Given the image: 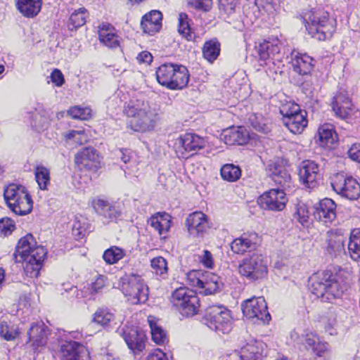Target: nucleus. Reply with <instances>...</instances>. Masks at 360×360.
Instances as JSON below:
<instances>
[{
  "instance_id": "obj_1",
  "label": "nucleus",
  "mask_w": 360,
  "mask_h": 360,
  "mask_svg": "<svg viewBox=\"0 0 360 360\" xmlns=\"http://www.w3.org/2000/svg\"><path fill=\"white\" fill-rule=\"evenodd\" d=\"M124 112L132 117L128 127L141 133L153 131L160 119V109L155 104L143 99L130 100L124 105Z\"/></svg>"
},
{
  "instance_id": "obj_2",
  "label": "nucleus",
  "mask_w": 360,
  "mask_h": 360,
  "mask_svg": "<svg viewBox=\"0 0 360 360\" xmlns=\"http://www.w3.org/2000/svg\"><path fill=\"white\" fill-rule=\"evenodd\" d=\"M311 292L317 297L330 302L333 299L341 297L346 289L339 283L335 276L329 271L318 273L311 277Z\"/></svg>"
},
{
  "instance_id": "obj_3",
  "label": "nucleus",
  "mask_w": 360,
  "mask_h": 360,
  "mask_svg": "<svg viewBox=\"0 0 360 360\" xmlns=\"http://www.w3.org/2000/svg\"><path fill=\"white\" fill-rule=\"evenodd\" d=\"M304 20L308 33L319 41L330 39L335 30V22L327 13L311 11L305 15Z\"/></svg>"
},
{
  "instance_id": "obj_4",
  "label": "nucleus",
  "mask_w": 360,
  "mask_h": 360,
  "mask_svg": "<svg viewBox=\"0 0 360 360\" xmlns=\"http://www.w3.org/2000/svg\"><path fill=\"white\" fill-rule=\"evenodd\" d=\"M4 199L9 209L17 215H26L31 212L33 202L25 187L10 184L4 189Z\"/></svg>"
},
{
  "instance_id": "obj_5",
  "label": "nucleus",
  "mask_w": 360,
  "mask_h": 360,
  "mask_svg": "<svg viewBox=\"0 0 360 360\" xmlns=\"http://www.w3.org/2000/svg\"><path fill=\"white\" fill-rule=\"evenodd\" d=\"M171 302L185 317L195 315L200 308V300L196 292L185 287L177 288L172 292Z\"/></svg>"
},
{
  "instance_id": "obj_6",
  "label": "nucleus",
  "mask_w": 360,
  "mask_h": 360,
  "mask_svg": "<svg viewBox=\"0 0 360 360\" xmlns=\"http://www.w3.org/2000/svg\"><path fill=\"white\" fill-rule=\"evenodd\" d=\"M205 323L213 330L228 333L232 328L231 311L221 304L207 307L204 316Z\"/></svg>"
},
{
  "instance_id": "obj_7",
  "label": "nucleus",
  "mask_w": 360,
  "mask_h": 360,
  "mask_svg": "<svg viewBox=\"0 0 360 360\" xmlns=\"http://www.w3.org/2000/svg\"><path fill=\"white\" fill-rule=\"evenodd\" d=\"M240 275L249 281H256L267 276V262L261 254L253 253L244 258L238 265Z\"/></svg>"
},
{
  "instance_id": "obj_8",
  "label": "nucleus",
  "mask_w": 360,
  "mask_h": 360,
  "mask_svg": "<svg viewBox=\"0 0 360 360\" xmlns=\"http://www.w3.org/2000/svg\"><path fill=\"white\" fill-rule=\"evenodd\" d=\"M122 290L128 302L132 304L145 303L148 299V288L138 275L131 274L124 278Z\"/></svg>"
},
{
  "instance_id": "obj_9",
  "label": "nucleus",
  "mask_w": 360,
  "mask_h": 360,
  "mask_svg": "<svg viewBox=\"0 0 360 360\" xmlns=\"http://www.w3.org/2000/svg\"><path fill=\"white\" fill-rule=\"evenodd\" d=\"M244 316L253 322L269 323L271 315L267 309L266 302L263 297H252L242 304Z\"/></svg>"
},
{
  "instance_id": "obj_10",
  "label": "nucleus",
  "mask_w": 360,
  "mask_h": 360,
  "mask_svg": "<svg viewBox=\"0 0 360 360\" xmlns=\"http://www.w3.org/2000/svg\"><path fill=\"white\" fill-rule=\"evenodd\" d=\"M331 186L338 195L351 200L357 199L360 195V185L357 181L343 174L333 176Z\"/></svg>"
},
{
  "instance_id": "obj_11",
  "label": "nucleus",
  "mask_w": 360,
  "mask_h": 360,
  "mask_svg": "<svg viewBox=\"0 0 360 360\" xmlns=\"http://www.w3.org/2000/svg\"><path fill=\"white\" fill-rule=\"evenodd\" d=\"M205 144L206 141L202 137L195 134L188 133L181 136L176 141L175 148L179 158H187L205 148Z\"/></svg>"
},
{
  "instance_id": "obj_12",
  "label": "nucleus",
  "mask_w": 360,
  "mask_h": 360,
  "mask_svg": "<svg viewBox=\"0 0 360 360\" xmlns=\"http://www.w3.org/2000/svg\"><path fill=\"white\" fill-rule=\"evenodd\" d=\"M285 193L283 189H271L264 192L257 200L258 204L265 210L281 211L285 207Z\"/></svg>"
},
{
  "instance_id": "obj_13",
  "label": "nucleus",
  "mask_w": 360,
  "mask_h": 360,
  "mask_svg": "<svg viewBox=\"0 0 360 360\" xmlns=\"http://www.w3.org/2000/svg\"><path fill=\"white\" fill-rule=\"evenodd\" d=\"M186 226L191 236L202 238L210 228L208 217L202 212H194L188 216Z\"/></svg>"
},
{
  "instance_id": "obj_14",
  "label": "nucleus",
  "mask_w": 360,
  "mask_h": 360,
  "mask_svg": "<svg viewBox=\"0 0 360 360\" xmlns=\"http://www.w3.org/2000/svg\"><path fill=\"white\" fill-rule=\"evenodd\" d=\"M75 162L80 168L90 171H96L100 167L99 155L92 147H85L77 153Z\"/></svg>"
},
{
  "instance_id": "obj_15",
  "label": "nucleus",
  "mask_w": 360,
  "mask_h": 360,
  "mask_svg": "<svg viewBox=\"0 0 360 360\" xmlns=\"http://www.w3.org/2000/svg\"><path fill=\"white\" fill-rule=\"evenodd\" d=\"M300 342L307 349H311L313 352L319 356L328 358L330 355L328 344L320 341L319 338L312 332L304 331L300 337Z\"/></svg>"
},
{
  "instance_id": "obj_16",
  "label": "nucleus",
  "mask_w": 360,
  "mask_h": 360,
  "mask_svg": "<svg viewBox=\"0 0 360 360\" xmlns=\"http://www.w3.org/2000/svg\"><path fill=\"white\" fill-rule=\"evenodd\" d=\"M62 360H89L88 349L75 341H67L60 346Z\"/></svg>"
},
{
  "instance_id": "obj_17",
  "label": "nucleus",
  "mask_w": 360,
  "mask_h": 360,
  "mask_svg": "<svg viewBox=\"0 0 360 360\" xmlns=\"http://www.w3.org/2000/svg\"><path fill=\"white\" fill-rule=\"evenodd\" d=\"M46 254L47 251L44 247H38L27 259H20L21 262H25L24 271L27 276L37 278L39 275L42 262Z\"/></svg>"
},
{
  "instance_id": "obj_18",
  "label": "nucleus",
  "mask_w": 360,
  "mask_h": 360,
  "mask_svg": "<svg viewBox=\"0 0 360 360\" xmlns=\"http://www.w3.org/2000/svg\"><path fill=\"white\" fill-rule=\"evenodd\" d=\"M259 240V236L255 232L245 233L232 241L231 249L234 253L243 255L255 250Z\"/></svg>"
},
{
  "instance_id": "obj_19",
  "label": "nucleus",
  "mask_w": 360,
  "mask_h": 360,
  "mask_svg": "<svg viewBox=\"0 0 360 360\" xmlns=\"http://www.w3.org/2000/svg\"><path fill=\"white\" fill-rule=\"evenodd\" d=\"M49 330L44 323H32L27 331L28 342H32L31 347L36 351L46 345Z\"/></svg>"
},
{
  "instance_id": "obj_20",
  "label": "nucleus",
  "mask_w": 360,
  "mask_h": 360,
  "mask_svg": "<svg viewBox=\"0 0 360 360\" xmlns=\"http://www.w3.org/2000/svg\"><path fill=\"white\" fill-rule=\"evenodd\" d=\"M314 208V218L326 224L331 223L336 218V205L330 198L320 200Z\"/></svg>"
},
{
  "instance_id": "obj_21",
  "label": "nucleus",
  "mask_w": 360,
  "mask_h": 360,
  "mask_svg": "<svg viewBox=\"0 0 360 360\" xmlns=\"http://www.w3.org/2000/svg\"><path fill=\"white\" fill-rule=\"evenodd\" d=\"M345 237L342 233L333 230L328 231L325 246L326 253L331 257L345 254Z\"/></svg>"
},
{
  "instance_id": "obj_22",
  "label": "nucleus",
  "mask_w": 360,
  "mask_h": 360,
  "mask_svg": "<svg viewBox=\"0 0 360 360\" xmlns=\"http://www.w3.org/2000/svg\"><path fill=\"white\" fill-rule=\"evenodd\" d=\"M319 172V165L314 161H303L299 170L300 181L307 187L314 188L316 185Z\"/></svg>"
},
{
  "instance_id": "obj_23",
  "label": "nucleus",
  "mask_w": 360,
  "mask_h": 360,
  "mask_svg": "<svg viewBox=\"0 0 360 360\" xmlns=\"http://www.w3.org/2000/svg\"><path fill=\"white\" fill-rule=\"evenodd\" d=\"M38 247L36 246V241L31 234H27L20 238L13 253L15 262H21L20 259H27L28 257H31L33 251L36 250Z\"/></svg>"
},
{
  "instance_id": "obj_24",
  "label": "nucleus",
  "mask_w": 360,
  "mask_h": 360,
  "mask_svg": "<svg viewBox=\"0 0 360 360\" xmlns=\"http://www.w3.org/2000/svg\"><path fill=\"white\" fill-rule=\"evenodd\" d=\"M332 108L335 115L341 119L349 116L353 110V104L347 92L338 93L333 98Z\"/></svg>"
},
{
  "instance_id": "obj_25",
  "label": "nucleus",
  "mask_w": 360,
  "mask_h": 360,
  "mask_svg": "<svg viewBox=\"0 0 360 360\" xmlns=\"http://www.w3.org/2000/svg\"><path fill=\"white\" fill-rule=\"evenodd\" d=\"M123 338L129 349L134 354L142 352L145 348V335L136 329L124 330Z\"/></svg>"
},
{
  "instance_id": "obj_26",
  "label": "nucleus",
  "mask_w": 360,
  "mask_h": 360,
  "mask_svg": "<svg viewBox=\"0 0 360 360\" xmlns=\"http://www.w3.org/2000/svg\"><path fill=\"white\" fill-rule=\"evenodd\" d=\"M98 38L100 41L110 49L120 46V37L113 26L108 23H102L98 27Z\"/></svg>"
},
{
  "instance_id": "obj_27",
  "label": "nucleus",
  "mask_w": 360,
  "mask_h": 360,
  "mask_svg": "<svg viewBox=\"0 0 360 360\" xmlns=\"http://www.w3.org/2000/svg\"><path fill=\"white\" fill-rule=\"evenodd\" d=\"M201 284V289H204L205 295H212L221 290L224 283L218 275L206 272L202 276V281H197Z\"/></svg>"
},
{
  "instance_id": "obj_28",
  "label": "nucleus",
  "mask_w": 360,
  "mask_h": 360,
  "mask_svg": "<svg viewBox=\"0 0 360 360\" xmlns=\"http://www.w3.org/2000/svg\"><path fill=\"white\" fill-rule=\"evenodd\" d=\"M162 13L159 11L154 10L146 14L141 22L143 32L149 34L158 32L162 25Z\"/></svg>"
},
{
  "instance_id": "obj_29",
  "label": "nucleus",
  "mask_w": 360,
  "mask_h": 360,
  "mask_svg": "<svg viewBox=\"0 0 360 360\" xmlns=\"http://www.w3.org/2000/svg\"><path fill=\"white\" fill-rule=\"evenodd\" d=\"M94 207L96 212L103 218L104 223L117 219L120 212L115 207L110 205L108 202L103 200H97L94 203Z\"/></svg>"
},
{
  "instance_id": "obj_30",
  "label": "nucleus",
  "mask_w": 360,
  "mask_h": 360,
  "mask_svg": "<svg viewBox=\"0 0 360 360\" xmlns=\"http://www.w3.org/2000/svg\"><path fill=\"white\" fill-rule=\"evenodd\" d=\"M306 116V111H303L289 118H283V122L292 134H301L307 126Z\"/></svg>"
},
{
  "instance_id": "obj_31",
  "label": "nucleus",
  "mask_w": 360,
  "mask_h": 360,
  "mask_svg": "<svg viewBox=\"0 0 360 360\" xmlns=\"http://www.w3.org/2000/svg\"><path fill=\"white\" fill-rule=\"evenodd\" d=\"M176 70L172 75L169 89H181L187 86L189 81V74L187 68L183 65H175Z\"/></svg>"
},
{
  "instance_id": "obj_32",
  "label": "nucleus",
  "mask_w": 360,
  "mask_h": 360,
  "mask_svg": "<svg viewBox=\"0 0 360 360\" xmlns=\"http://www.w3.org/2000/svg\"><path fill=\"white\" fill-rule=\"evenodd\" d=\"M18 11L25 17L33 18L41 8V0H16Z\"/></svg>"
},
{
  "instance_id": "obj_33",
  "label": "nucleus",
  "mask_w": 360,
  "mask_h": 360,
  "mask_svg": "<svg viewBox=\"0 0 360 360\" xmlns=\"http://www.w3.org/2000/svg\"><path fill=\"white\" fill-rule=\"evenodd\" d=\"M313 58L307 54L296 56L292 60L293 70L300 75H307L310 73L313 68Z\"/></svg>"
},
{
  "instance_id": "obj_34",
  "label": "nucleus",
  "mask_w": 360,
  "mask_h": 360,
  "mask_svg": "<svg viewBox=\"0 0 360 360\" xmlns=\"http://www.w3.org/2000/svg\"><path fill=\"white\" fill-rule=\"evenodd\" d=\"M175 65L172 63H165L157 68L155 75L157 81L162 86L169 89L172 75L174 72Z\"/></svg>"
},
{
  "instance_id": "obj_35",
  "label": "nucleus",
  "mask_w": 360,
  "mask_h": 360,
  "mask_svg": "<svg viewBox=\"0 0 360 360\" xmlns=\"http://www.w3.org/2000/svg\"><path fill=\"white\" fill-rule=\"evenodd\" d=\"M150 226L158 231L159 234L163 235L168 232L171 227V217L167 214L153 216L149 221Z\"/></svg>"
},
{
  "instance_id": "obj_36",
  "label": "nucleus",
  "mask_w": 360,
  "mask_h": 360,
  "mask_svg": "<svg viewBox=\"0 0 360 360\" xmlns=\"http://www.w3.org/2000/svg\"><path fill=\"white\" fill-rule=\"evenodd\" d=\"M318 137L322 146H329L335 142L337 135L332 124H324L318 129Z\"/></svg>"
},
{
  "instance_id": "obj_37",
  "label": "nucleus",
  "mask_w": 360,
  "mask_h": 360,
  "mask_svg": "<svg viewBox=\"0 0 360 360\" xmlns=\"http://www.w3.org/2000/svg\"><path fill=\"white\" fill-rule=\"evenodd\" d=\"M220 46V43L217 39L207 41L202 47L203 58L209 63H213L219 56Z\"/></svg>"
},
{
  "instance_id": "obj_38",
  "label": "nucleus",
  "mask_w": 360,
  "mask_h": 360,
  "mask_svg": "<svg viewBox=\"0 0 360 360\" xmlns=\"http://www.w3.org/2000/svg\"><path fill=\"white\" fill-rule=\"evenodd\" d=\"M224 136L225 143L229 145H243L247 141V136L240 127L225 130Z\"/></svg>"
},
{
  "instance_id": "obj_39",
  "label": "nucleus",
  "mask_w": 360,
  "mask_h": 360,
  "mask_svg": "<svg viewBox=\"0 0 360 360\" xmlns=\"http://www.w3.org/2000/svg\"><path fill=\"white\" fill-rule=\"evenodd\" d=\"M347 250L350 257L353 260H360V232L359 230H353L352 231Z\"/></svg>"
},
{
  "instance_id": "obj_40",
  "label": "nucleus",
  "mask_w": 360,
  "mask_h": 360,
  "mask_svg": "<svg viewBox=\"0 0 360 360\" xmlns=\"http://www.w3.org/2000/svg\"><path fill=\"white\" fill-rule=\"evenodd\" d=\"M88 17L87 10L84 8H79L74 11L70 17L68 22V29L70 30H76L77 28L83 26L86 23V18Z\"/></svg>"
},
{
  "instance_id": "obj_41",
  "label": "nucleus",
  "mask_w": 360,
  "mask_h": 360,
  "mask_svg": "<svg viewBox=\"0 0 360 360\" xmlns=\"http://www.w3.org/2000/svg\"><path fill=\"white\" fill-rule=\"evenodd\" d=\"M257 52L259 59L265 61L271 56L278 53L280 52V46L278 44L264 41L257 47Z\"/></svg>"
},
{
  "instance_id": "obj_42",
  "label": "nucleus",
  "mask_w": 360,
  "mask_h": 360,
  "mask_svg": "<svg viewBox=\"0 0 360 360\" xmlns=\"http://www.w3.org/2000/svg\"><path fill=\"white\" fill-rule=\"evenodd\" d=\"M89 229L90 225L86 218L76 217L72 225V234L77 240L83 238L89 232Z\"/></svg>"
},
{
  "instance_id": "obj_43",
  "label": "nucleus",
  "mask_w": 360,
  "mask_h": 360,
  "mask_svg": "<svg viewBox=\"0 0 360 360\" xmlns=\"http://www.w3.org/2000/svg\"><path fill=\"white\" fill-rule=\"evenodd\" d=\"M148 324L150 328V333L153 341L158 345H162L167 340V335L165 331L159 326L153 316H148Z\"/></svg>"
},
{
  "instance_id": "obj_44",
  "label": "nucleus",
  "mask_w": 360,
  "mask_h": 360,
  "mask_svg": "<svg viewBox=\"0 0 360 360\" xmlns=\"http://www.w3.org/2000/svg\"><path fill=\"white\" fill-rule=\"evenodd\" d=\"M221 178L229 182L236 181L241 176L240 168L233 164H226L220 170Z\"/></svg>"
},
{
  "instance_id": "obj_45",
  "label": "nucleus",
  "mask_w": 360,
  "mask_h": 360,
  "mask_svg": "<svg viewBox=\"0 0 360 360\" xmlns=\"http://www.w3.org/2000/svg\"><path fill=\"white\" fill-rule=\"evenodd\" d=\"M178 31L188 41L194 39L195 35L191 31L190 20L185 13H181L179 15Z\"/></svg>"
},
{
  "instance_id": "obj_46",
  "label": "nucleus",
  "mask_w": 360,
  "mask_h": 360,
  "mask_svg": "<svg viewBox=\"0 0 360 360\" xmlns=\"http://www.w3.org/2000/svg\"><path fill=\"white\" fill-rule=\"evenodd\" d=\"M35 179L41 190H47L50 184V172L44 166H37L34 169Z\"/></svg>"
},
{
  "instance_id": "obj_47",
  "label": "nucleus",
  "mask_w": 360,
  "mask_h": 360,
  "mask_svg": "<svg viewBox=\"0 0 360 360\" xmlns=\"http://www.w3.org/2000/svg\"><path fill=\"white\" fill-rule=\"evenodd\" d=\"M124 255L125 251L123 249L112 246L104 252L103 258L107 264H113L122 259Z\"/></svg>"
},
{
  "instance_id": "obj_48",
  "label": "nucleus",
  "mask_w": 360,
  "mask_h": 360,
  "mask_svg": "<svg viewBox=\"0 0 360 360\" xmlns=\"http://www.w3.org/2000/svg\"><path fill=\"white\" fill-rule=\"evenodd\" d=\"M114 319V314L105 308L98 309L93 315V321L102 326H108Z\"/></svg>"
},
{
  "instance_id": "obj_49",
  "label": "nucleus",
  "mask_w": 360,
  "mask_h": 360,
  "mask_svg": "<svg viewBox=\"0 0 360 360\" xmlns=\"http://www.w3.org/2000/svg\"><path fill=\"white\" fill-rule=\"evenodd\" d=\"M19 334L20 331L17 326H10L5 321L0 323V336L5 340H14Z\"/></svg>"
},
{
  "instance_id": "obj_50",
  "label": "nucleus",
  "mask_w": 360,
  "mask_h": 360,
  "mask_svg": "<svg viewBox=\"0 0 360 360\" xmlns=\"http://www.w3.org/2000/svg\"><path fill=\"white\" fill-rule=\"evenodd\" d=\"M66 141L72 140L75 143L82 145L89 140V136L84 130H70L63 134Z\"/></svg>"
},
{
  "instance_id": "obj_51",
  "label": "nucleus",
  "mask_w": 360,
  "mask_h": 360,
  "mask_svg": "<svg viewBox=\"0 0 360 360\" xmlns=\"http://www.w3.org/2000/svg\"><path fill=\"white\" fill-rule=\"evenodd\" d=\"M150 266L157 275L167 274L168 271L167 260L162 257H156L151 259Z\"/></svg>"
},
{
  "instance_id": "obj_52",
  "label": "nucleus",
  "mask_w": 360,
  "mask_h": 360,
  "mask_svg": "<svg viewBox=\"0 0 360 360\" xmlns=\"http://www.w3.org/2000/svg\"><path fill=\"white\" fill-rule=\"evenodd\" d=\"M68 113L73 119L88 120L91 115V110L89 108L74 106L68 110Z\"/></svg>"
},
{
  "instance_id": "obj_53",
  "label": "nucleus",
  "mask_w": 360,
  "mask_h": 360,
  "mask_svg": "<svg viewBox=\"0 0 360 360\" xmlns=\"http://www.w3.org/2000/svg\"><path fill=\"white\" fill-rule=\"evenodd\" d=\"M303 111L300 110L297 104L292 102H288L282 105L280 108V112L283 115V118H289Z\"/></svg>"
},
{
  "instance_id": "obj_54",
  "label": "nucleus",
  "mask_w": 360,
  "mask_h": 360,
  "mask_svg": "<svg viewBox=\"0 0 360 360\" xmlns=\"http://www.w3.org/2000/svg\"><path fill=\"white\" fill-rule=\"evenodd\" d=\"M238 0H219V8L221 13L230 15L236 11Z\"/></svg>"
},
{
  "instance_id": "obj_55",
  "label": "nucleus",
  "mask_w": 360,
  "mask_h": 360,
  "mask_svg": "<svg viewBox=\"0 0 360 360\" xmlns=\"http://www.w3.org/2000/svg\"><path fill=\"white\" fill-rule=\"evenodd\" d=\"M295 220L304 225L309 219V212L304 205H300L296 207V211L293 214Z\"/></svg>"
},
{
  "instance_id": "obj_56",
  "label": "nucleus",
  "mask_w": 360,
  "mask_h": 360,
  "mask_svg": "<svg viewBox=\"0 0 360 360\" xmlns=\"http://www.w3.org/2000/svg\"><path fill=\"white\" fill-rule=\"evenodd\" d=\"M15 229L14 221L8 217L0 219V233L4 236L11 234Z\"/></svg>"
},
{
  "instance_id": "obj_57",
  "label": "nucleus",
  "mask_w": 360,
  "mask_h": 360,
  "mask_svg": "<svg viewBox=\"0 0 360 360\" xmlns=\"http://www.w3.org/2000/svg\"><path fill=\"white\" fill-rule=\"evenodd\" d=\"M200 264L207 269H212L214 267V259L212 254L207 250H204L202 254L198 257Z\"/></svg>"
},
{
  "instance_id": "obj_58",
  "label": "nucleus",
  "mask_w": 360,
  "mask_h": 360,
  "mask_svg": "<svg viewBox=\"0 0 360 360\" xmlns=\"http://www.w3.org/2000/svg\"><path fill=\"white\" fill-rule=\"evenodd\" d=\"M272 179L276 184H279L283 188L290 187L291 177L288 172H281V174L272 177Z\"/></svg>"
},
{
  "instance_id": "obj_59",
  "label": "nucleus",
  "mask_w": 360,
  "mask_h": 360,
  "mask_svg": "<svg viewBox=\"0 0 360 360\" xmlns=\"http://www.w3.org/2000/svg\"><path fill=\"white\" fill-rule=\"evenodd\" d=\"M257 359L258 355L253 346L248 345L242 349L240 360H257Z\"/></svg>"
},
{
  "instance_id": "obj_60",
  "label": "nucleus",
  "mask_w": 360,
  "mask_h": 360,
  "mask_svg": "<svg viewBox=\"0 0 360 360\" xmlns=\"http://www.w3.org/2000/svg\"><path fill=\"white\" fill-rule=\"evenodd\" d=\"M188 4L196 9L208 11L212 4V0H190Z\"/></svg>"
},
{
  "instance_id": "obj_61",
  "label": "nucleus",
  "mask_w": 360,
  "mask_h": 360,
  "mask_svg": "<svg viewBox=\"0 0 360 360\" xmlns=\"http://www.w3.org/2000/svg\"><path fill=\"white\" fill-rule=\"evenodd\" d=\"M51 79L53 83L57 86H61L64 82V77L60 70L55 69L51 74Z\"/></svg>"
},
{
  "instance_id": "obj_62",
  "label": "nucleus",
  "mask_w": 360,
  "mask_h": 360,
  "mask_svg": "<svg viewBox=\"0 0 360 360\" xmlns=\"http://www.w3.org/2000/svg\"><path fill=\"white\" fill-rule=\"evenodd\" d=\"M105 285V278L103 276H99L91 285V292H98Z\"/></svg>"
},
{
  "instance_id": "obj_63",
  "label": "nucleus",
  "mask_w": 360,
  "mask_h": 360,
  "mask_svg": "<svg viewBox=\"0 0 360 360\" xmlns=\"http://www.w3.org/2000/svg\"><path fill=\"white\" fill-rule=\"evenodd\" d=\"M349 157L356 162H360V144H354L348 150Z\"/></svg>"
},
{
  "instance_id": "obj_64",
  "label": "nucleus",
  "mask_w": 360,
  "mask_h": 360,
  "mask_svg": "<svg viewBox=\"0 0 360 360\" xmlns=\"http://www.w3.org/2000/svg\"><path fill=\"white\" fill-rule=\"evenodd\" d=\"M146 360H168L165 353L161 349H155L153 352L148 354Z\"/></svg>"
}]
</instances>
